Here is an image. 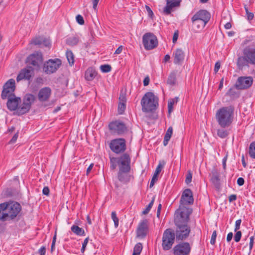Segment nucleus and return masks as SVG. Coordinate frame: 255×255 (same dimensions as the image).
Wrapping results in <instances>:
<instances>
[{
  "mask_svg": "<svg viewBox=\"0 0 255 255\" xmlns=\"http://www.w3.org/2000/svg\"><path fill=\"white\" fill-rule=\"evenodd\" d=\"M157 176H156V175H153L152 178V179H151V181L150 182V187H151L153 186V185L154 184V183L156 181H157Z\"/></svg>",
  "mask_w": 255,
  "mask_h": 255,
  "instance_id": "55",
  "label": "nucleus"
},
{
  "mask_svg": "<svg viewBox=\"0 0 255 255\" xmlns=\"http://www.w3.org/2000/svg\"><path fill=\"white\" fill-rule=\"evenodd\" d=\"M110 147L112 151L117 154L123 152L126 149V140L123 138L113 139L110 142Z\"/></svg>",
  "mask_w": 255,
  "mask_h": 255,
  "instance_id": "9",
  "label": "nucleus"
},
{
  "mask_svg": "<svg viewBox=\"0 0 255 255\" xmlns=\"http://www.w3.org/2000/svg\"><path fill=\"white\" fill-rule=\"evenodd\" d=\"M218 135L221 138H225L228 135V132L224 129H219L217 131Z\"/></svg>",
  "mask_w": 255,
  "mask_h": 255,
  "instance_id": "38",
  "label": "nucleus"
},
{
  "mask_svg": "<svg viewBox=\"0 0 255 255\" xmlns=\"http://www.w3.org/2000/svg\"><path fill=\"white\" fill-rule=\"evenodd\" d=\"M123 49V46L122 45L120 46L118 48V49L116 50V51L115 52V54H120L122 52Z\"/></svg>",
  "mask_w": 255,
  "mask_h": 255,
  "instance_id": "64",
  "label": "nucleus"
},
{
  "mask_svg": "<svg viewBox=\"0 0 255 255\" xmlns=\"http://www.w3.org/2000/svg\"><path fill=\"white\" fill-rule=\"evenodd\" d=\"M109 128L113 132L118 134L124 133L127 129L126 125L120 121H116L111 122L109 125Z\"/></svg>",
  "mask_w": 255,
  "mask_h": 255,
  "instance_id": "15",
  "label": "nucleus"
},
{
  "mask_svg": "<svg viewBox=\"0 0 255 255\" xmlns=\"http://www.w3.org/2000/svg\"><path fill=\"white\" fill-rule=\"evenodd\" d=\"M43 194L45 195H48L49 193V188L47 187H44L42 191Z\"/></svg>",
  "mask_w": 255,
  "mask_h": 255,
  "instance_id": "63",
  "label": "nucleus"
},
{
  "mask_svg": "<svg viewBox=\"0 0 255 255\" xmlns=\"http://www.w3.org/2000/svg\"><path fill=\"white\" fill-rule=\"evenodd\" d=\"M245 9L246 10V15H247L248 20H252L254 17V13L253 12H250L249 11V9L246 5H245Z\"/></svg>",
  "mask_w": 255,
  "mask_h": 255,
  "instance_id": "42",
  "label": "nucleus"
},
{
  "mask_svg": "<svg viewBox=\"0 0 255 255\" xmlns=\"http://www.w3.org/2000/svg\"><path fill=\"white\" fill-rule=\"evenodd\" d=\"M253 79L251 76L239 77L236 83V87L239 90L249 88L252 85Z\"/></svg>",
  "mask_w": 255,
  "mask_h": 255,
  "instance_id": "12",
  "label": "nucleus"
},
{
  "mask_svg": "<svg viewBox=\"0 0 255 255\" xmlns=\"http://www.w3.org/2000/svg\"><path fill=\"white\" fill-rule=\"evenodd\" d=\"M216 237H217L216 231H214L213 232V234H212V237H211V241H210V243L212 245H214L215 244V241H216Z\"/></svg>",
  "mask_w": 255,
  "mask_h": 255,
  "instance_id": "50",
  "label": "nucleus"
},
{
  "mask_svg": "<svg viewBox=\"0 0 255 255\" xmlns=\"http://www.w3.org/2000/svg\"><path fill=\"white\" fill-rule=\"evenodd\" d=\"M18 132H17L16 133H15V134L13 136V137H12V138L11 139V140L9 141V143L10 144H12L13 143H14L17 138H18Z\"/></svg>",
  "mask_w": 255,
  "mask_h": 255,
  "instance_id": "53",
  "label": "nucleus"
},
{
  "mask_svg": "<svg viewBox=\"0 0 255 255\" xmlns=\"http://www.w3.org/2000/svg\"><path fill=\"white\" fill-rule=\"evenodd\" d=\"M166 5L164 8V12L166 14H169L171 13L172 9L175 7L179 6L181 2V0H166Z\"/></svg>",
  "mask_w": 255,
  "mask_h": 255,
  "instance_id": "23",
  "label": "nucleus"
},
{
  "mask_svg": "<svg viewBox=\"0 0 255 255\" xmlns=\"http://www.w3.org/2000/svg\"><path fill=\"white\" fill-rule=\"evenodd\" d=\"M42 45H44L45 47H49L50 46L51 44L48 39L43 37Z\"/></svg>",
  "mask_w": 255,
  "mask_h": 255,
  "instance_id": "49",
  "label": "nucleus"
},
{
  "mask_svg": "<svg viewBox=\"0 0 255 255\" xmlns=\"http://www.w3.org/2000/svg\"><path fill=\"white\" fill-rule=\"evenodd\" d=\"M210 14L206 10H200L192 17L193 27L198 31L203 29L210 18Z\"/></svg>",
  "mask_w": 255,
  "mask_h": 255,
  "instance_id": "5",
  "label": "nucleus"
},
{
  "mask_svg": "<svg viewBox=\"0 0 255 255\" xmlns=\"http://www.w3.org/2000/svg\"><path fill=\"white\" fill-rule=\"evenodd\" d=\"M85 78L88 81H91L96 76V74L94 71H93L92 69H88L85 72Z\"/></svg>",
  "mask_w": 255,
  "mask_h": 255,
  "instance_id": "33",
  "label": "nucleus"
},
{
  "mask_svg": "<svg viewBox=\"0 0 255 255\" xmlns=\"http://www.w3.org/2000/svg\"><path fill=\"white\" fill-rule=\"evenodd\" d=\"M142 250V245L141 243H138L135 245L134 247L132 255H139Z\"/></svg>",
  "mask_w": 255,
  "mask_h": 255,
  "instance_id": "34",
  "label": "nucleus"
},
{
  "mask_svg": "<svg viewBox=\"0 0 255 255\" xmlns=\"http://www.w3.org/2000/svg\"><path fill=\"white\" fill-rule=\"evenodd\" d=\"M145 9L147 11V14L148 15V16L152 18V16H153V11H152V10L151 9V8L149 7V6L146 5H145Z\"/></svg>",
  "mask_w": 255,
  "mask_h": 255,
  "instance_id": "51",
  "label": "nucleus"
},
{
  "mask_svg": "<svg viewBox=\"0 0 255 255\" xmlns=\"http://www.w3.org/2000/svg\"><path fill=\"white\" fill-rule=\"evenodd\" d=\"M173 133V128L171 127H170L167 130L165 135L164 136L163 140V145L166 146L167 145L169 140H170L171 136Z\"/></svg>",
  "mask_w": 255,
  "mask_h": 255,
  "instance_id": "30",
  "label": "nucleus"
},
{
  "mask_svg": "<svg viewBox=\"0 0 255 255\" xmlns=\"http://www.w3.org/2000/svg\"><path fill=\"white\" fill-rule=\"evenodd\" d=\"M178 37V31H176L174 32V33L173 34V38H172L173 43H175L176 42Z\"/></svg>",
  "mask_w": 255,
  "mask_h": 255,
  "instance_id": "54",
  "label": "nucleus"
},
{
  "mask_svg": "<svg viewBox=\"0 0 255 255\" xmlns=\"http://www.w3.org/2000/svg\"><path fill=\"white\" fill-rule=\"evenodd\" d=\"M149 81H150L149 78L148 76L146 77L143 80L144 86H147L149 84Z\"/></svg>",
  "mask_w": 255,
  "mask_h": 255,
  "instance_id": "62",
  "label": "nucleus"
},
{
  "mask_svg": "<svg viewBox=\"0 0 255 255\" xmlns=\"http://www.w3.org/2000/svg\"><path fill=\"white\" fill-rule=\"evenodd\" d=\"M88 241H89V238L88 237L86 238L84 240V242L83 243L82 247V249H81L82 253H84L85 252V249L86 248V246L87 245Z\"/></svg>",
  "mask_w": 255,
  "mask_h": 255,
  "instance_id": "48",
  "label": "nucleus"
},
{
  "mask_svg": "<svg viewBox=\"0 0 255 255\" xmlns=\"http://www.w3.org/2000/svg\"><path fill=\"white\" fill-rule=\"evenodd\" d=\"M158 100L153 93H146L141 100L142 111L148 112L155 110L158 105Z\"/></svg>",
  "mask_w": 255,
  "mask_h": 255,
  "instance_id": "6",
  "label": "nucleus"
},
{
  "mask_svg": "<svg viewBox=\"0 0 255 255\" xmlns=\"http://www.w3.org/2000/svg\"><path fill=\"white\" fill-rule=\"evenodd\" d=\"M249 65H255V44L252 43L246 46L243 50V55L239 56L237 60L238 68L242 70Z\"/></svg>",
  "mask_w": 255,
  "mask_h": 255,
  "instance_id": "3",
  "label": "nucleus"
},
{
  "mask_svg": "<svg viewBox=\"0 0 255 255\" xmlns=\"http://www.w3.org/2000/svg\"><path fill=\"white\" fill-rule=\"evenodd\" d=\"M35 100V97L34 95L30 94L25 95L23 99V101L25 103L28 104L30 107L32 104L34 103Z\"/></svg>",
  "mask_w": 255,
  "mask_h": 255,
  "instance_id": "31",
  "label": "nucleus"
},
{
  "mask_svg": "<svg viewBox=\"0 0 255 255\" xmlns=\"http://www.w3.org/2000/svg\"><path fill=\"white\" fill-rule=\"evenodd\" d=\"M43 37H37L31 41V43L34 44V45H41L42 44V41H43Z\"/></svg>",
  "mask_w": 255,
  "mask_h": 255,
  "instance_id": "41",
  "label": "nucleus"
},
{
  "mask_svg": "<svg viewBox=\"0 0 255 255\" xmlns=\"http://www.w3.org/2000/svg\"><path fill=\"white\" fill-rule=\"evenodd\" d=\"M31 107L28 104L23 101L22 104L17 108V113L18 115H23L27 113L30 110Z\"/></svg>",
  "mask_w": 255,
  "mask_h": 255,
  "instance_id": "27",
  "label": "nucleus"
},
{
  "mask_svg": "<svg viewBox=\"0 0 255 255\" xmlns=\"http://www.w3.org/2000/svg\"><path fill=\"white\" fill-rule=\"evenodd\" d=\"M100 0H91L93 3V7L95 10L96 9L98 3Z\"/></svg>",
  "mask_w": 255,
  "mask_h": 255,
  "instance_id": "61",
  "label": "nucleus"
},
{
  "mask_svg": "<svg viewBox=\"0 0 255 255\" xmlns=\"http://www.w3.org/2000/svg\"><path fill=\"white\" fill-rule=\"evenodd\" d=\"M119 168L118 179L121 185H126L128 182V163Z\"/></svg>",
  "mask_w": 255,
  "mask_h": 255,
  "instance_id": "20",
  "label": "nucleus"
},
{
  "mask_svg": "<svg viewBox=\"0 0 255 255\" xmlns=\"http://www.w3.org/2000/svg\"><path fill=\"white\" fill-rule=\"evenodd\" d=\"M100 69L103 72L107 73L111 70V67L108 64L102 65L100 66Z\"/></svg>",
  "mask_w": 255,
  "mask_h": 255,
  "instance_id": "43",
  "label": "nucleus"
},
{
  "mask_svg": "<svg viewBox=\"0 0 255 255\" xmlns=\"http://www.w3.org/2000/svg\"><path fill=\"white\" fill-rule=\"evenodd\" d=\"M143 44L145 49L151 50L157 46L158 42L156 37L151 33H146L142 37Z\"/></svg>",
  "mask_w": 255,
  "mask_h": 255,
  "instance_id": "8",
  "label": "nucleus"
},
{
  "mask_svg": "<svg viewBox=\"0 0 255 255\" xmlns=\"http://www.w3.org/2000/svg\"><path fill=\"white\" fill-rule=\"evenodd\" d=\"M148 232V222L146 219L140 222L136 230V238L139 239H144Z\"/></svg>",
  "mask_w": 255,
  "mask_h": 255,
  "instance_id": "10",
  "label": "nucleus"
},
{
  "mask_svg": "<svg viewBox=\"0 0 255 255\" xmlns=\"http://www.w3.org/2000/svg\"><path fill=\"white\" fill-rule=\"evenodd\" d=\"M237 199V196L234 194H232L229 197V201L230 202H232Z\"/></svg>",
  "mask_w": 255,
  "mask_h": 255,
  "instance_id": "60",
  "label": "nucleus"
},
{
  "mask_svg": "<svg viewBox=\"0 0 255 255\" xmlns=\"http://www.w3.org/2000/svg\"><path fill=\"white\" fill-rule=\"evenodd\" d=\"M249 154L252 158L255 159V141L250 144Z\"/></svg>",
  "mask_w": 255,
  "mask_h": 255,
  "instance_id": "32",
  "label": "nucleus"
},
{
  "mask_svg": "<svg viewBox=\"0 0 255 255\" xmlns=\"http://www.w3.org/2000/svg\"><path fill=\"white\" fill-rule=\"evenodd\" d=\"M51 93L49 87H44L40 90L38 94V100L41 102L46 101L49 98Z\"/></svg>",
  "mask_w": 255,
  "mask_h": 255,
  "instance_id": "24",
  "label": "nucleus"
},
{
  "mask_svg": "<svg viewBox=\"0 0 255 255\" xmlns=\"http://www.w3.org/2000/svg\"><path fill=\"white\" fill-rule=\"evenodd\" d=\"M177 74V70H174L172 71L168 76L167 84L171 86H174L176 84Z\"/></svg>",
  "mask_w": 255,
  "mask_h": 255,
  "instance_id": "26",
  "label": "nucleus"
},
{
  "mask_svg": "<svg viewBox=\"0 0 255 255\" xmlns=\"http://www.w3.org/2000/svg\"><path fill=\"white\" fill-rule=\"evenodd\" d=\"M173 57L174 58L173 62L175 64L181 65L185 58L184 52L182 49L177 48L174 51Z\"/></svg>",
  "mask_w": 255,
  "mask_h": 255,
  "instance_id": "22",
  "label": "nucleus"
},
{
  "mask_svg": "<svg viewBox=\"0 0 255 255\" xmlns=\"http://www.w3.org/2000/svg\"><path fill=\"white\" fill-rule=\"evenodd\" d=\"M241 222H242L241 219L238 220L236 221L235 228V232H237L238 230L240 229Z\"/></svg>",
  "mask_w": 255,
  "mask_h": 255,
  "instance_id": "52",
  "label": "nucleus"
},
{
  "mask_svg": "<svg viewBox=\"0 0 255 255\" xmlns=\"http://www.w3.org/2000/svg\"><path fill=\"white\" fill-rule=\"evenodd\" d=\"M111 218L114 222V225H115V227L117 228L119 225V219L117 217V214H116V212L113 211L112 212Z\"/></svg>",
  "mask_w": 255,
  "mask_h": 255,
  "instance_id": "39",
  "label": "nucleus"
},
{
  "mask_svg": "<svg viewBox=\"0 0 255 255\" xmlns=\"http://www.w3.org/2000/svg\"><path fill=\"white\" fill-rule=\"evenodd\" d=\"M219 173L216 169L212 171L211 181L216 186L219 184Z\"/></svg>",
  "mask_w": 255,
  "mask_h": 255,
  "instance_id": "29",
  "label": "nucleus"
},
{
  "mask_svg": "<svg viewBox=\"0 0 255 255\" xmlns=\"http://www.w3.org/2000/svg\"><path fill=\"white\" fill-rule=\"evenodd\" d=\"M43 59L42 53L40 52H36L28 56L27 59V62L28 64L34 67V69L39 68L40 65L42 63Z\"/></svg>",
  "mask_w": 255,
  "mask_h": 255,
  "instance_id": "13",
  "label": "nucleus"
},
{
  "mask_svg": "<svg viewBox=\"0 0 255 255\" xmlns=\"http://www.w3.org/2000/svg\"><path fill=\"white\" fill-rule=\"evenodd\" d=\"M7 98L8 99L6 104L7 108L10 111L17 110L18 106L21 102L20 98L16 97L14 95L8 96Z\"/></svg>",
  "mask_w": 255,
  "mask_h": 255,
  "instance_id": "19",
  "label": "nucleus"
},
{
  "mask_svg": "<svg viewBox=\"0 0 255 255\" xmlns=\"http://www.w3.org/2000/svg\"><path fill=\"white\" fill-rule=\"evenodd\" d=\"M67 60L70 64L72 65L74 62V55L71 51H67L66 53Z\"/></svg>",
  "mask_w": 255,
  "mask_h": 255,
  "instance_id": "37",
  "label": "nucleus"
},
{
  "mask_svg": "<svg viewBox=\"0 0 255 255\" xmlns=\"http://www.w3.org/2000/svg\"><path fill=\"white\" fill-rule=\"evenodd\" d=\"M111 163H116L119 168L128 163V154L125 153L119 157H112L110 159Z\"/></svg>",
  "mask_w": 255,
  "mask_h": 255,
  "instance_id": "25",
  "label": "nucleus"
},
{
  "mask_svg": "<svg viewBox=\"0 0 255 255\" xmlns=\"http://www.w3.org/2000/svg\"><path fill=\"white\" fill-rule=\"evenodd\" d=\"M164 164V162H162V163L160 162L158 165L157 167H156L153 175H156V176H158V174L161 172L162 168L163 167Z\"/></svg>",
  "mask_w": 255,
  "mask_h": 255,
  "instance_id": "40",
  "label": "nucleus"
},
{
  "mask_svg": "<svg viewBox=\"0 0 255 255\" xmlns=\"http://www.w3.org/2000/svg\"><path fill=\"white\" fill-rule=\"evenodd\" d=\"M15 80L13 79L8 80L3 86L1 93V98L5 99L8 96L14 95L15 90Z\"/></svg>",
  "mask_w": 255,
  "mask_h": 255,
  "instance_id": "11",
  "label": "nucleus"
},
{
  "mask_svg": "<svg viewBox=\"0 0 255 255\" xmlns=\"http://www.w3.org/2000/svg\"><path fill=\"white\" fill-rule=\"evenodd\" d=\"M76 21L80 25H83L84 23V20L83 17L80 14L76 16Z\"/></svg>",
  "mask_w": 255,
  "mask_h": 255,
  "instance_id": "47",
  "label": "nucleus"
},
{
  "mask_svg": "<svg viewBox=\"0 0 255 255\" xmlns=\"http://www.w3.org/2000/svg\"><path fill=\"white\" fill-rule=\"evenodd\" d=\"M40 255H45L46 253V248L44 247H42L38 251Z\"/></svg>",
  "mask_w": 255,
  "mask_h": 255,
  "instance_id": "56",
  "label": "nucleus"
},
{
  "mask_svg": "<svg viewBox=\"0 0 255 255\" xmlns=\"http://www.w3.org/2000/svg\"><path fill=\"white\" fill-rule=\"evenodd\" d=\"M192 212L191 208L186 207H180L175 212L174 222L177 227L175 233L177 239L183 240L189 236L190 228L187 224Z\"/></svg>",
  "mask_w": 255,
  "mask_h": 255,
  "instance_id": "1",
  "label": "nucleus"
},
{
  "mask_svg": "<svg viewBox=\"0 0 255 255\" xmlns=\"http://www.w3.org/2000/svg\"><path fill=\"white\" fill-rule=\"evenodd\" d=\"M220 67V62H217L215 64V68H214V71L215 73H217L219 71Z\"/></svg>",
  "mask_w": 255,
  "mask_h": 255,
  "instance_id": "59",
  "label": "nucleus"
},
{
  "mask_svg": "<svg viewBox=\"0 0 255 255\" xmlns=\"http://www.w3.org/2000/svg\"><path fill=\"white\" fill-rule=\"evenodd\" d=\"M255 238L254 236H252L250 239V250H251L253 248L254 245Z\"/></svg>",
  "mask_w": 255,
  "mask_h": 255,
  "instance_id": "57",
  "label": "nucleus"
},
{
  "mask_svg": "<svg viewBox=\"0 0 255 255\" xmlns=\"http://www.w3.org/2000/svg\"><path fill=\"white\" fill-rule=\"evenodd\" d=\"M175 233L170 229H166L162 237V247L165 251L170 249L175 240Z\"/></svg>",
  "mask_w": 255,
  "mask_h": 255,
  "instance_id": "7",
  "label": "nucleus"
},
{
  "mask_svg": "<svg viewBox=\"0 0 255 255\" xmlns=\"http://www.w3.org/2000/svg\"><path fill=\"white\" fill-rule=\"evenodd\" d=\"M234 110L231 107L220 108L216 114V119L221 127L225 128L229 127L233 120Z\"/></svg>",
  "mask_w": 255,
  "mask_h": 255,
  "instance_id": "4",
  "label": "nucleus"
},
{
  "mask_svg": "<svg viewBox=\"0 0 255 255\" xmlns=\"http://www.w3.org/2000/svg\"><path fill=\"white\" fill-rule=\"evenodd\" d=\"M127 95L126 89L122 90L119 97V103L118 105V113L123 114L126 109Z\"/></svg>",
  "mask_w": 255,
  "mask_h": 255,
  "instance_id": "21",
  "label": "nucleus"
},
{
  "mask_svg": "<svg viewBox=\"0 0 255 255\" xmlns=\"http://www.w3.org/2000/svg\"><path fill=\"white\" fill-rule=\"evenodd\" d=\"M178 98L170 99L168 102V109L169 113H171L173 111V106L177 103Z\"/></svg>",
  "mask_w": 255,
  "mask_h": 255,
  "instance_id": "36",
  "label": "nucleus"
},
{
  "mask_svg": "<svg viewBox=\"0 0 255 255\" xmlns=\"http://www.w3.org/2000/svg\"><path fill=\"white\" fill-rule=\"evenodd\" d=\"M33 70L34 68L31 66L22 69L17 76L16 81L19 82L23 79H29L33 74Z\"/></svg>",
  "mask_w": 255,
  "mask_h": 255,
  "instance_id": "18",
  "label": "nucleus"
},
{
  "mask_svg": "<svg viewBox=\"0 0 255 255\" xmlns=\"http://www.w3.org/2000/svg\"><path fill=\"white\" fill-rule=\"evenodd\" d=\"M61 64V60L59 59L49 60L44 65V70L47 74L55 72Z\"/></svg>",
  "mask_w": 255,
  "mask_h": 255,
  "instance_id": "14",
  "label": "nucleus"
},
{
  "mask_svg": "<svg viewBox=\"0 0 255 255\" xmlns=\"http://www.w3.org/2000/svg\"><path fill=\"white\" fill-rule=\"evenodd\" d=\"M194 201L193 194L191 190L189 189H185L181 196L180 199V207H184V205L192 204Z\"/></svg>",
  "mask_w": 255,
  "mask_h": 255,
  "instance_id": "16",
  "label": "nucleus"
},
{
  "mask_svg": "<svg viewBox=\"0 0 255 255\" xmlns=\"http://www.w3.org/2000/svg\"><path fill=\"white\" fill-rule=\"evenodd\" d=\"M192 173L190 171H188L185 179L186 183L187 184L190 183L192 181Z\"/></svg>",
  "mask_w": 255,
  "mask_h": 255,
  "instance_id": "45",
  "label": "nucleus"
},
{
  "mask_svg": "<svg viewBox=\"0 0 255 255\" xmlns=\"http://www.w3.org/2000/svg\"><path fill=\"white\" fill-rule=\"evenodd\" d=\"M190 247L188 243H183L174 248V255H187L190 252Z\"/></svg>",
  "mask_w": 255,
  "mask_h": 255,
  "instance_id": "17",
  "label": "nucleus"
},
{
  "mask_svg": "<svg viewBox=\"0 0 255 255\" xmlns=\"http://www.w3.org/2000/svg\"><path fill=\"white\" fill-rule=\"evenodd\" d=\"M21 210L20 205L16 202H7L0 204V220H14Z\"/></svg>",
  "mask_w": 255,
  "mask_h": 255,
  "instance_id": "2",
  "label": "nucleus"
},
{
  "mask_svg": "<svg viewBox=\"0 0 255 255\" xmlns=\"http://www.w3.org/2000/svg\"><path fill=\"white\" fill-rule=\"evenodd\" d=\"M153 202H154V198L151 200V201L150 202V203L148 205V206L146 207V209L142 211L143 214L146 215L148 213V212H149L151 207L153 206Z\"/></svg>",
  "mask_w": 255,
  "mask_h": 255,
  "instance_id": "44",
  "label": "nucleus"
},
{
  "mask_svg": "<svg viewBox=\"0 0 255 255\" xmlns=\"http://www.w3.org/2000/svg\"><path fill=\"white\" fill-rule=\"evenodd\" d=\"M71 231L75 235L79 236H84L85 235V232L81 228L79 227L76 225H73L71 228Z\"/></svg>",
  "mask_w": 255,
  "mask_h": 255,
  "instance_id": "28",
  "label": "nucleus"
},
{
  "mask_svg": "<svg viewBox=\"0 0 255 255\" xmlns=\"http://www.w3.org/2000/svg\"><path fill=\"white\" fill-rule=\"evenodd\" d=\"M244 182H245L244 179L242 177L239 178L237 180V184L239 186H242V185H244Z\"/></svg>",
  "mask_w": 255,
  "mask_h": 255,
  "instance_id": "58",
  "label": "nucleus"
},
{
  "mask_svg": "<svg viewBox=\"0 0 255 255\" xmlns=\"http://www.w3.org/2000/svg\"><path fill=\"white\" fill-rule=\"evenodd\" d=\"M78 38L75 36L69 37L66 40L67 44L70 46L76 45L78 43Z\"/></svg>",
  "mask_w": 255,
  "mask_h": 255,
  "instance_id": "35",
  "label": "nucleus"
},
{
  "mask_svg": "<svg viewBox=\"0 0 255 255\" xmlns=\"http://www.w3.org/2000/svg\"><path fill=\"white\" fill-rule=\"evenodd\" d=\"M242 237V233L241 231H237L234 236V240L236 242H239Z\"/></svg>",
  "mask_w": 255,
  "mask_h": 255,
  "instance_id": "46",
  "label": "nucleus"
}]
</instances>
